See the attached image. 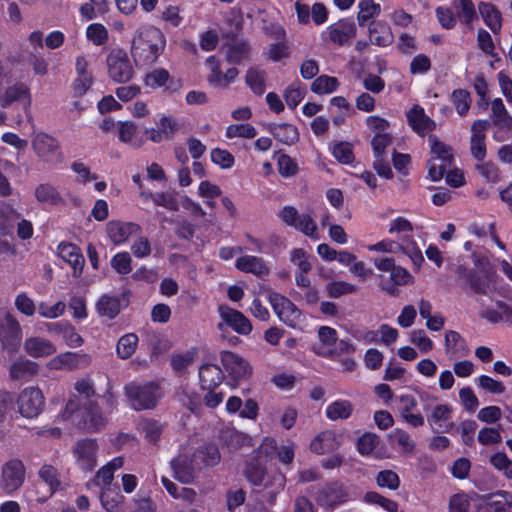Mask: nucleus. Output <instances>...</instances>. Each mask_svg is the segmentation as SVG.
Wrapping results in <instances>:
<instances>
[{
	"label": "nucleus",
	"mask_w": 512,
	"mask_h": 512,
	"mask_svg": "<svg viewBox=\"0 0 512 512\" xmlns=\"http://www.w3.org/2000/svg\"><path fill=\"white\" fill-rule=\"evenodd\" d=\"M235 267L244 273H251L257 277H266L270 268L263 258L253 255H244L236 259Z\"/></svg>",
	"instance_id": "nucleus-27"
},
{
	"label": "nucleus",
	"mask_w": 512,
	"mask_h": 512,
	"mask_svg": "<svg viewBox=\"0 0 512 512\" xmlns=\"http://www.w3.org/2000/svg\"><path fill=\"white\" fill-rule=\"evenodd\" d=\"M171 468L173 470L174 477L184 484H190L195 478V470L197 469L196 464L193 462V455L188 457L187 455H178L171 460Z\"/></svg>",
	"instance_id": "nucleus-23"
},
{
	"label": "nucleus",
	"mask_w": 512,
	"mask_h": 512,
	"mask_svg": "<svg viewBox=\"0 0 512 512\" xmlns=\"http://www.w3.org/2000/svg\"><path fill=\"white\" fill-rule=\"evenodd\" d=\"M220 358L223 368L233 385H237L241 380L246 379L252 372L249 363L231 351H222Z\"/></svg>",
	"instance_id": "nucleus-14"
},
{
	"label": "nucleus",
	"mask_w": 512,
	"mask_h": 512,
	"mask_svg": "<svg viewBox=\"0 0 512 512\" xmlns=\"http://www.w3.org/2000/svg\"><path fill=\"white\" fill-rule=\"evenodd\" d=\"M37 373V363L24 358L14 361L9 368V376L12 380L28 379Z\"/></svg>",
	"instance_id": "nucleus-42"
},
{
	"label": "nucleus",
	"mask_w": 512,
	"mask_h": 512,
	"mask_svg": "<svg viewBox=\"0 0 512 512\" xmlns=\"http://www.w3.org/2000/svg\"><path fill=\"white\" fill-rule=\"evenodd\" d=\"M257 135L256 128L249 123L231 124L226 128L225 136L228 139L236 137L252 139Z\"/></svg>",
	"instance_id": "nucleus-59"
},
{
	"label": "nucleus",
	"mask_w": 512,
	"mask_h": 512,
	"mask_svg": "<svg viewBox=\"0 0 512 512\" xmlns=\"http://www.w3.org/2000/svg\"><path fill=\"white\" fill-rule=\"evenodd\" d=\"M450 100L454 105L456 112L460 116H465L471 106V95L466 89H455L452 91Z\"/></svg>",
	"instance_id": "nucleus-55"
},
{
	"label": "nucleus",
	"mask_w": 512,
	"mask_h": 512,
	"mask_svg": "<svg viewBox=\"0 0 512 512\" xmlns=\"http://www.w3.org/2000/svg\"><path fill=\"white\" fill-rule=\"evenodd\" d=\"M428 142L431 147V153L434 155L430 160H438L445 163L454 162L451 147L440 141L436 135H429Z\"/></svg>",
	"instance_id": "nucleus-49"
},
{
	"label": "nucleus",
	"mask_w": 512,
	"mask_h": 512,
	"mask_svg": "<svg viewBox=\"0 0 512 512\" xmlns=\"http://www.w3.org/2000/svg\"><path fill=\"white\" fill-rule=\"evenodd\" d=\"M286 32L283 27L276 26L275 28V38L280 40L276 43H272L269 45L268 50L266 52V56L272 62H279L283 59H287L291 55L290 47L285 41Z\"/></svg>",
	"instance_id": "nucleus-33"
},
{
	"label": "nucleus",
	"mask_w": 512,
	"mask_h": 512,
	"mask_svg": "<svg viewBox=\"0 0 512 512\" xmlns=\"http://www.w3.org/2000/svg\"><path fill=\"white\" fill-rule=\"evenodd\" d=\"M266 72L256 67H250L246 71L245 83L250 90L257 96L264 94L266 85Z\"/></svg>",
	"instance_id": "nucleus-48"
},
{
	"label": "nucleus",
	"mask_w": 512,
	"mask_h": 512,
	"mask_svg": "<svg viewBox=\"0 0 512 512\" xmlns=\"http://www.w3.org/2000/svg\"><path fill=\"white\" fill-rule=\"evenodd\" d=\"M58 251L61 258L71 265L75 275L82 273L85 259L77 245L62 242L58 245Z\"/></svg>",
	"instance_id": "nucleus-32"
},
{
	"label": "nucleus",
	"mask_w": 512,
	"mask_h": 512,
	"mask_svg": "<svg viewBox=\"0 0 512 512\" xmlns=\"http://www.w3.org/2000/svg\"><path fill=\"white\" fill-rule=\"evenodd\" d=\"M138 336L135 333H127L122 335L116 346V353L117 356L121 359H128L130 358L138 345Z\"/></svg>",
	"instance_id": "nucleus-51"
},
{
	"label": "nucleus",
	"mask_w": 512,
	"mask_h": 512,
	"mask_svg": "<svg viewBox=\"0 0 512 512\" xmlns=\"http://www.w3.org/2000/svg\"><path fill=\"white\" fill-rule=\"evenodd\" d=\"M406 120L410 128L419 136H425L436 128L435 121L426 115L425 110L418 104L413 105L406 112Z\"/></svg>",
	"instance_id": "nucleus-18"
},
{
	"label": "nucleus",
	"mask_w": 512,
	"mask_h": 512,
	"mask_svg": "<svg viewBox=\"0 0 512 512\" xmlns=\"http://www.w3.org/2000/svg\"><path fill=\"white\" fill-rule=\"evenodd\" d=\"M26 469L20 459L6 461L1 470L0 487L8 495L19 490L25 481Z\"/></svg>",
	"instance_id": "nucleus-10"
},
{
	"label": "nucleus",
	"mask_w": 512,
	"mask_h": 512,
	"mask_svg": "<svg viewBox=\"0 0 512 512\" xmlns=\"http://www.w3.org/2000/svg\"><path fill=\"white\" fill-rule=\"evenodd\" d=\"M170 73L165 68H156L146 73L144 76V84L151 89L164 88L169 81Z\"/></svg>",
	"instance_id": "nucleus-57"
},
{
	"label": "nucleus",
	"mask_w": 512,
	"mask_h": 512,
	"mask_svg": "<svg viewBox=\"0 0 512 512\" xmlns=\"http://www.w3.org/2000/svg\"><path fill=\"white\" fill-rule=\"evenodd\" d=\"M452 9L456 20L468 30L474 28L473 23L478 20V13L472 0H453Z\"/></svg>",
	"instance_id": "nucleus-28"
},
{
	"label": "nucleus",
	"mask_w": 512,
	"mask_h": 512,
	"mask_svg": "<svg viewBox=\"0 0 512 512\" xmlns=\"http://www.w3.org/2000/svg\"><path fill=\"white\" fill-rule=\"evenodd\" d=\"M339 87V81L336 77L320 75L314 79L311 84V91L318 95L335 92Z\"/></svg>",
	"instance_id": "nucleus-52"
},
{
	"label": "nucleus",
	"mask_w": 512,
	"mask_h": 512,
	"mask_svg": "<svg viewBox=\"0 0 512 512\" xmlns=\"http://www.w3.org/2000/svg\"><path fill=\"white\" fill-rule=\"evenodd\" d=\"M140 231V225L134 222L111 220L106 225L107 235L114 245L125 243L130 235Z\"/></svg>",
	"instance_id": "nucleus-21"
},
{
	"label": "nucleus",
	"mask_w": 512,
	"mask_h": 512,
	"mask_svg": "<svg viewBox=\"0 0 512 512\" xmlns=\"http://www.w3.org/2000/svg\"><path fill=\"white\" fill-rule=\"evenodd\" d=\"M341 445L335 431L326 430L320 432L310 443L312 452L322 455L337 450Z\"/></svg>",
	"instance_id": "nucleus-30"
},
{
	"label": "nucleus",
	"mask_w": 512,
	"mask_h": 512,
	"mask_svg": "<svg viewBox=\"0 0 512 512\" xmlns=\"http://www.w3.org/2000/svg\"><path fill=\"white\" fill-rule=\"evenodd\" d=\"M267 299L281 322L293 328L297 325L301 311L289 298L278 292L270 291L267 294Z\"/></svg>",
	"instance_id": "nucleus-9"
},
{
	"label": "nucleus",
	"mask_w": 512,
	"mask_h": 512,
	"mask_svg": "<svg viewBox=\"0 0 512 512\" xmlns=\"http://www.w3.org/2000/svg\"><path fill=\"white\" fill-rule=\"evenodd\" d=\"M35 197L38 202L49 205H58L62 202V197L57 189L51 184H39L35 188Z\"/></svg>",
	"instance_id": "nucleus-50"
},
{
	"label": "nucleus",
	"mask_w": 512,
	"mask_h": 512,
	"mask_svg": "<svg viewBox=\"0 0 512 512\" xmlns=\"http://www.w3.org/2000/svg\"><path fill=\"white\" fill-rule=\"evenodd\" d=\"M244 473L251 484L254 486H260L266 476V468L257 458H252L247 462Z\"/></svg>",
	"instance_id": "nucleus-53"
},
{
	"label": "nucleus",
	"mask_w": 512,
	"mask_h": 512,
	"mask_svg": "<svg viewBox=\"0 0 512 512\" xmlns=\"http://www.w3.org/2000/svg\"><path fill=\"white\" fill-rule=\"evenodd\" d=\"M476 512H512V501L496 500L493 494L483 495L476 505Z\"/></svg>",
	"instance_id": "nucleus-44"
},
{
	"label": "nucleus",
	"mask_w": 512,
	"mask_h": 512,
	"mask_svg": "<svg viewBox=\"0 0 512 512\" xmlns=\"http://www.w3.org/2000/svg\"><path fill=\"white\" fill-rule=\"evenodd\" d=\"M348 494L338 481L326 483L316 492L317 503L330 510L347 501Z\"/></svg>",
	"instance_id": "nucleus-16"
},
{
	"label": "nucleus",
	"mask_w": 512,
	"mask_h": 512,
	"mask_svg": "<svg viewBox=\"0 0 512 512\" xmlns=\"http://www.w3.org/2000/svg\"><path fill=\"white\" fill-rule=\"evenodd\" d=\"M327 31L330 41L339 46H344L356 36L357 28L353 18L348 17L331 24Z\"/></svg>",
	"instance_id": "nucleus-19"
},
{
	"label": "nucleus",
	"mask_w": 512,
	"mask_h": 512,
	"mask_svg": "<svg viewBox=\"0 0 512 512\" xmlns=\"http://www.w3.org/2000/svg\"><path fill=\"white\" fill-rule=\"evenodd\" d=\"M110 263L111 267L120 275H127L132 270V258L126 251L116 253Z\"/></svg>",
	"instance_id": "nucleus-64"
},
{
	"label": "nucleus",
	"mask_w": 512,
	"mask_h": 512,
	"mask_svg": "<svg viewBox=\"0 0 512 512\" xmlns=\"http://www.w3.org/2000/svg\"><path fill=\"white\" fill-rule=\"evenodd\" d=\"M32 147L36 155L44 162L58 164L63 161V153L59 141L44 132L36 134L32 140Z\"/></svg>",
	"instance_id": "nucleus-11"
},
{
	"label": "nucleus",
	"mask_w": 512,
	"mask_h": 512,
	"mask_svg": "<svg viewBox=\"0 0 512 512\" xmlns=\"http://www.w3.org/2000/svg\"><path fill=\"white\" fill-rule=\"evenodd\" d=\"M90 363V357L84 353L70 352L61 353L53 357L48 366L50 369L61 370L67 368L69 370L86 367Z\"/></svg>",
	"instance_id": "nucleus-20"
},
{
	"label": "nucleus",
	"mask_w": 512,
	"mask_h": 512,
	"mask_svg": "<svg viewBox=\"0 0 512 512\" xmlns=\"http://www.w3.org/2000/svg\"><path fill=\"white\" fill-rule=\"evenodd\" d=\"M109 78L116 83H127L134 76V68L128 53L122 48L112 49L106 58Z\"/></svg>",
	"instance_id": "nucleus-5"
},
{
	"label": "nucleus",
	"mask_w": 512,
	"mask_h": 512,
	"mask_svg": "<svg viewBox=\"0 0 512 512\" xmlns=\"http://www.w3.org/2000/svg\"><path fill=\"white\" fill-rule=\"evenodd\" d=\"M95 308L100 317H106L109 320H113L121 312L120 297L104 294L96 302Z\"/></svg>",
	"instance_id": "nucleus-36"
},
{
	"label": "nucleus",
	"mask_w": 512,
	"mask_h": 512,
	"mask_svg": "<svg viewBox=\"0 0 512 512\" xmlns=\"http://www.w3.org/2000/svg\"><path fill=\"white\" fill-rule=\"evenodd\" d=\"M38 475L40 479L43 480V482H45L49 486L51 494L55 493L60 489V475L58 470L54 466L48 464L43 465L40 468Z\"/></svg>",
	"instance_id": "nucleus-58"
},
{
	"label": "nucleus",
	"mask_w": 512,
	"mask_h": 512,
	"mask_svg": "<svg viewBox=\"0 0 512 512\" xmlns=\"http://www.w3.org/2000/svg\"><path fill=\"white\" fill-rule=\"evenodd\" d=\"M490 464L498 471L503 472L507 479L512 480V460L505 452H496L489 458Z\"/></svg>",
	"instance_id": "nucleus-63"
},
{
	"label": "nucleus",
	"mask_w": 512,
	"mask_h": 512,
	"mask_svg": "<svg viewBox=\"0 0 512 512\" xmlns=\"http://www.w3.org/2000/svg\"><path fill=\"white\" fill-rule=\"evenodd\" d=\"M370 43L379 47H388L394 42L390 25L384 20L372 21L368 28Z\"/></svg>",
	"instance_id": "nucleus-26"
},
{
	"label": "nucleus",
	"mask_w": 512,
	"mask_h": 512,
	"mask_svg": "<svg viewBox=\"0 0 512 512\" xmlns=\"http://www.w3.org/2000/svg\"><path fill=\"white\" fill-rule=\"evenodd\" d=\"M445 352L450 358L467 356L470 352L466 340L454 330L445 333Z\"/></svg>",
	"instance_id": "nucleus-34"
},
{
	"label": "nucleus",
	"mask_w": 512,
	"mask_h": 512,
	"mask_svg": "<svg viewBox=\"0 0 512 512\" xmlns=\"http://www.w3.org/2000/svg\"><path fill=\"white\" fill-rule=\"evenodd\" d=\"M268 131L279 142L286 145H293L299 140V132L295 125L289 123H271Z\"/></svg>",
	"instance_id": "nucleus-37"
},
{
	"label": "nucleus",
	"mask_w": 512,
	"mask_h": 512,
	"mask_svg": "<svg viewBox=\"0 0 512 512\" xmlns=\"http://www.w3.org/2000/svg\"><path fill=\"white\" fill-rule=\"evenodd\" d=\"M358 8L357 21L360 27H364L367 24L370 25L381 13L380 4L375 3L373 0H361L358 3Z\"/></svg>",
	"instance_id": "nucleus-46"
},
{
	"label": "nucleus",
	"mask_w": 512,
	"mask_h": 512,
	"mask_svg": "<svg viewBox=\"0 0 512 512\" xmlns=\"http://www.w3.org/2000/svg\"><path fill=\"white\" fill-rule=\"evenodd\" d=\"M380 438L375 433L365 432L356 442V448L360 455L368 456L378 446Z\"/></svg>",
	"instance_id": "nucleus-60"
},
{
	"label": "nucleus",
	"mask_w": 512,
	"mask_h": 512,
	"mask_svg": "<svg viewBox=\"0 0 512 512\" xmlns=\"http://www.w3.org/2000/svg\"><path fill=\"white\" fill-rule=\"evenodd\" d=\"M124 394L134 411L154 409L164 397V391L156 381H131L124 386Z\"/></svg>",
	"instance_id": "nucleus-3"
},
{
	"label": "nucleus",
	"mask_w": 512,
	"mask_h": 512,
	"mask_svg": "<svg viewBox=\"0 0 512 512\" xmlns=\"http://www.w3.org/2000/svg\"><path fill=\"white\" fill-rule=\"evenodd\" d=\"M495 304L497 309L486 308L480 317L493 324L503 321L512 326V308L502 300H497Z\"/></svg>",
	"instance_id": "nucleus-38"
},
{
	"label": "nucleus",
	"mask_w": 512,
	"mask_h": 512,
	"mask_svg": "<svg viewBox=\"0 0 512 512\" xmlns=\"http://www.w3.org/2000/svg\"><path fill=\"white\" fill-rule=\"evenodd\" d=\"M294 228L313 240H318L320 238L318 226L312 216L308 213H302L300 215Z\"/></svg>",
	"instance_id": "nucleus-56"
},
{
	"label": "nucleus",
	"mask_w": 512,
	"mask_h": 512,
	"mask_svg": "<svg viewBox=\"0 0 512 512\" xmlns=\"http://www.w3.org/2000/svg\"><path fill=\"white\" fill-rule=\"evenodd\" d=\"M333 157L341 164L351 165L355 161L353 146L351 143L342 141L335 143L331 149Z\"/></svg>",
	"instance_id": "nucleus-54"
},
{
	"label": "nucleus",
	"mask_w": 512,
	"mask_h": 512,
	"mask_svg": "<svg viewBox=\"0 0 512 512\" xmlns=\"http://www.w3.org/2000/svg\"><path fill=\"white\" fill-rule=\"evenodd\" d=\"M475 266L478 270L458 265L455 270L456 276L463 281L465 288L470 289L475 294L488 295L496 284V270L487 259H477Z\"/></svg>",
	"instance_id": "nucleus-2"
},
{
	"label": "nucleus",
	"mask_w": 512,
	"mask_h": 512,
	"mask_svg": "<svg viewBox=\"0 0 512 512\" xmlns=\"http://www.w3.org/2000/svg\"><path fill=\"white\" fill-rule=\"evenodd\" d=\"M221 459L219 448L213 443H204L193 452V462L198 470L216 466Z\"/></svg>",
	"instance_id": "nucleus-22"
},
{
	"label": "nucleus",
	"mask_w": 512,
	"mask_h": 512,
	"mask_svg": "<svg viewBox=\"0 0 512 512\" xmlns=\"http://www.w3.org/2000/svg\"><path fill=\"white\" fill-rule=\"evenodd\" d=\"M86 37L96 46H102L108 41V30L101 23H92L86 29Z\"/></svg>",
	"instance_id": "nucleus-62"
},
{
	"label": "nucleus",
	"mask_w": 512,
	"mask_h": 512,
	"mask_svg": "<svg viewBox=\"0 0 512 512\" xmlns=\"http://www.w3.org/2000/svg\"><path fill=\"white\" fill-rule=\"evenodd\" d=\"M353 413V405L349 400L338 399L327 405L325 409L326 417L331 421L346 420Z\"/></svg>",
	"instance_id": "nucleus-45"
},
{
	"label": "nucleus",
	"mask_w": 512,
	"mask_h": 512,
	"mask_svg": "<svg viewBox=\"0 0 512 512\" xmlns=\"http://www.w3.org/2000/svg\"><path fill=\"white\" fill-rule=\"evenodd\" d=\"M140 196L144 201L151 200L156 206L164 207L169 211L175 212L179 209L177 198L173 192L142 191Z\"/></svg>",
	"instance_id": "nucleus-41"
},
{
	"label": "nucleus",
	"mask_w": 512,
	"mask_h": 512,
	"mask_svg": "<svg viewBox=\"0 0 512 512\" xmlns=\"http://www.w3.org/2000/svg\"><path fill=\"white\" fill-rule=\"evenodd\" d=\"M21 214L9 203H0V234L12 236L15 222L20 219Z\"/></svg>",
	"instance_id": "nucleus-40"
},
{
	"label": "nucleus",
	"mask_w": 512,
	"mask_h": 512,
	"mask_svg": "<svg viewBox=\"0 0 512 512\" xmlns=\"http://www.w3.org/2000/svg\"><path fill=\"white\" fill-rule=\"evenodd\" d=\"M98 444L95 439L84 438L77 441L73 450L78 467L83 471H92L97 465Z\"/></svg>",
	"instance_id": "nucleus-15"
},
{
	"label": "nucleus",
	"mask_w": 512,
	"mask_h": 512,
	"mask_svg": "<svg viewBox=\"0 0 512 512\" xmlns=\"http://www.w3.org/2000/svg\"><path fill=\"white\" fill-rule=\"evenodd\" d=\"M224 380L222 369L216 364L205 363L199 368L201 389L219 388Z\"/></svg>",
	"instance_id": "nucleus-31"
},
{
	"label": "nucleus",
	"mask_w": 512,
	"mask_h": 512,
	"mask_svg": "<svg viewBox=\"0 0 512 512\" xmlns=\"http://www.w3.org/2000/svg\"><path fill=\"white\" fill-rule=\"evenodd\" d=\"M100 501L107 512H119V506L124 501L118 485L103 487L100 494Z\"/></svg>",
	"instance_id": "nucleus-43"
},
{
	"label": "nucleus",
	"mask_w": 512,
	"mask_h": 512,
	"mask_svg": "<svg viewBox=\"0 0 512 512\" xmlns=\"http://www.w3.org/2000/svg\"><path fill=\"white\" fill-rule=\"evenodd\" d=\"M218 313L224 324L237 334L247 336L251 333L253 329L252 323L241 311L228 305H219Z\"/></svg>",
	"instance_id": "nucleus-17"
},
{
	"label": "nucleus",
	"mask_w": 512,
	"mask_h": 512,
	"mask_svg": "<svg viewBox=\"0 0 512 512\" xmlns=\"http://www.w3.org/2000/svg\"><path fill=\"white\" fill-rule=\"evenodd\" d=\"M414 282V277L410 272L396 265L390 272V281H383L380 285L381 289L390 296H397L399 293L398 286H406Z\"/></svg>",
	"instance_id": "nucleus-25"
},
{
	"label": "nucleus",
	"mask_w": 512,
	"mask_h": 512,
	"mask_svg": "<svg viewBox=\"0 0 512 512\" xmlns=\"http://www.w3.org/2000/svg\"><path fill=\"white\" fill-rule=\"evenodd\" d=\"M166 38L163 32L155 26L139 28L133 38L131 55L136 66L144 67L154 64L163 53Z\"/></svg>",
	"instance_id": "nucleus-1"
},
{
	"label": "nucleus",
	"mask_w": 512,
	"mask_h": 512,
	"mask_svg": "<svg viewBox=\"0 0 512 512\" xmlns=\"http://www.w3.org/2000/svg\"><path fill=\"white\" fill-rule=\"evenodd\" d=\"M210 72L207 76V82L214 88L226 89L234 83L239 75L236 67H230L225 73L222 72L221 62L215 55H210L205 61Z\"/></svg>",
	"instance_id": "nucleus-13"
},
{
	"label": "nucleus",
	"mask_w": 512,
	"mask_h": 512,
	"mask_svg": "<svg viewBox=\"0 0 512 512\" xmlns=\"http://www.w3.org/2000/svg\"><path fill=\"white\" fill-rule=\"evenodd\" d=\"M401 404L399 409L401 418L413 428L424 425L425 419L421 413H413L412 410L418 405L416 398L411 394H402L398 397Z\"/></svg>",
	"instance_id": "nucleus-24"
},
{
	"label": "nucleus",
	"mask_w": 512,
	"mask_h": 512,
	"mask_svg": "<svg viewBox=\"0 0 512 512\" xmlns=\"http://www.w3.org/2000/svg\"><path fill=\"white\" fill-rule=\"evenodd\" d=\"M493 124L500 129L512 131V117L509 115L501 98H496L491 103Z\"/></svg>",
	"instance_id": "nucleus-47"
},
{
	"label": "nucleus",
	"mask_w": 512,
	"mask_h": 512,
	"mask_svg": "<svg viewBox=\"0 0 512 512\" xmlns=\"http://www.w3.org/2000/svg\"><path fill=\"white\" fill-rule=\"evenodd\" d=\"M452 407L449 404H437L433 407L431 414L427 417V421L433 432H446L449 433L454 427L453 422H449L442 430V423L448 421L452 416Z\"/></svg>",
	"instance_id": "nucleus-29"
},
{
	"label": "nucleus",
	"mask_w": 512,
	"mask_h": 512,
	"mask_svg": "<svg viewBox=\"0 0 512 512\" xmlns=\"http://www.w3.org/2000/svg\"><path fill=\"white\" fill-rule=\"evenodd\" d=\"M222 48L225 60L229 64L242 65L251 60L253 50L251 42L235 32H229L225 35Z\"/></svg>",
	"instance_id": "nucleus-4"
},
{
	"label": "nucleus",
	"mask_w": 512,
	"mask_h": 512,
	"mask_svg": "<svg viewBox=\"0 0 512 512\" xmlns=\"http://www.w3.org/2000/svg\"><path fill=\"white\" fill-rule=\"evenodd\" d=\"M479 13L485 25L494 33L498 34L502 28V17L497 7L490 2H479Z\"/></svg>",
	"instance_id": "nucleus-35"
},
{
	"label": "nucleus",
	"mask_w": 512,
	"mask_h": 512,
	"mask_svg": "<svg viewBox=\"0 0 512 512\" xmlns=\"http://www.w3.org/2000/svg\"><path fill=\"white\" fill-rule=\"evenodd\" d=\"M79 416L77 427L88 433L100 431L108 422V417L96 400H88L80 409Z\"/></svg>",
	"instance_id": "nucleus-8"
},
{
	"label": "nucleus",
	"mask_w": 512,
	"mask_h": 512,
	"mask_svg": "<svg viewBox=\"0 0 512 512\" xmlns=\"http://www.w3.org/2000/svg\"><path fill=\"white\" fill-rule=\"evenodd\" d=\"M22 341V329L18 320L7 313L4 317V323L0 324V346L8 353H14L18 350Z\"/></svg>",
	"instance_id": "nucleus-12"
},
{
	"label": "nucleus",
	"mask_w": 512,
	"mask_h": 512,
	"mask_svg": "<svg viewBox=\"0 0 512 512\" xmlns=\"http://www.w3.org/2000/svg\"><path fill=\"white\" fill-rule=\"evenodd\" d=\"M24 349L28 355L34 358L50 356L56 352V348L51 341L39 337L26 339Z\"/></svg>",
	"instance_id": "nucleus-39"
},
{
	"label": "nucleus",
	"mask_w": 512,
	"mask_h": 512,
	"mask_svg": "<svg viewBox=\"0 0 512 512\" xmlns=\"http://www.w3.org/2000/svg\"><path fill=\"white\" fill-rule=\"evenodd\" d=\"M18 412L24 418L38 417L45 407V398L43 392L38 387H25L16 399Z\"/></svg>",
	"instance_id": "nucleus-7"
},
{
	"label": "nucleus",
	"mask_w": 512,
	"mask_h": 512,
	"mask_svg": "<svg viewBox=\"0 0 512 512\" xmlns=\"http://www.w3.org/2000/svg\"><path fill=\"white\" fill-rule=\"evenodd\" d=\"M327 295L330 298H339L343 295L353 294L357 291V286L346 281H331L326 285Z\"/></svg>",
	"instance_id": "nucleus-61"
},
{
	"label": "nucleus",
	"mask_w": 512,
	"mask_h": 512,
	"mask_svg": "<svg viewBox=\"0 0 512 512\" xmlns=\"http://www.w3.org/2000/svg\"><path fill=\"white\" fill-rule=\"evenodd\" d=\"M14 102L21 106L20 111L17 112L16 121L22 122L23 116L27 119L31 118V92L30 88L23 82H17L12 86H8L3 95L0 97V106L7 108Z\"/></svg>",
	"instance_id": "nucleus-6"
}]
</instances>
